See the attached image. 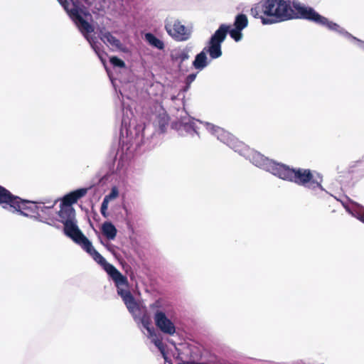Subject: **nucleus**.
Returning <instances> with one entry per match:
<instances>
[{
	"instance_id": "5",
	"label": "nucleus",
	"mask_w": 364,
	"mask_h": 364,
	"mask_svg": "<svg viewBox=\"0 0 364 364\" xmlns=\"http://www.w3.org/2000/svg\"><path fill=\"white\" fill-rule=\"evenodd\" d=\"M17 205H14V207H11L9 209L13 213L17 212L20 215L28 218L37 219L38 217H40L38 212L39 208L36 203L31 200L22 199L18 196H17Z\"/></svg>"
},
{
	"instance_id": "10",
	"label": "nucleus",
	"mask_w": 364,
	"mask_h": 364,
	"mask_svg": "<svg viewBox=\"0 0 364 364\" xmlns=\"http://www.w3.org/2000/svg\"><path fill=\"white\" fill-rule=\"evenodd\" d=\"M251 161L256 166L262 168L274 176H277L281 164L264 157L259 152H255L252 154Z\"/></svg>"
},
{
	"instance_id": "16",
	"label": "nucleus",
	"mask_w": 364,
	"mask_h": 364,
	"mask_svg": "<svg viewBox=\"0 0 364 364\" xmlns=\"http://www.w3.org/2000/svg\"><path fill=\"white\" fill-rule=\"evenodd\" d=\"M81 33L85 36L86 38L89 41L87 34L94 32L93 26L85 21L82 17L75 22Z\"/></svg>"
},
{
	"instance_id": "29",
	"label": "nucleus",
	"mask_w": 364,
	"mask_h": 364,
	"mask_svg": "<svg viewBox=\"0 0 364 364\" xmlns=\"http://www.w3.org/2000/svg\"><path fill=\"white\" fill-rule=\"evenodd\" d=\"M153 343H154V345L160 350H164V343L162 342V340L160 339V338H154L153 339Z\"/></svg>"
},
{
	"instance_id": "19",
	"label": "nucleus",
	"mask_w": 364,
	"mask_h": 364,
	"mask_svg": "<svg viewBox=\"0 0 364 364\" xmlns=\"http://www.w3.org/2000/svg\"><path fill=\"white\" fill-rule=\"evenodd\" d=\"M145 40L152 47L156 48L159 50H163L164 48V42L156 38L153 33H147L145 34Z\"/></svg>"
},
{
	"instance_id": "26",
	"label": "nucleus",
	"mask_w": 364,
	"mask_h": 364,
	"mask_svg": "<svg viewBox=\"0 0 364 364\" xmlns=\"http://www.w3.org/2000/svg\"><path fill=\"white\" fill-rule=\"evenodd\" d=\"M196 77V73L188 75L186 78V89H188L191 84L195 80Z\"/></svg>"
},
{
	"instance_id": "21",
	"label": "nucleus",
	"mask_w": 364,
	"mask_h": 364,
	"mask_svg": "<svg viewBox=\"0 0 364 364\" xmlns=\"http://www.w3.org/2000/svg\"><path fill=\"white\" fill-rule=\"evenodd\" d=\"M141 321L143 326L151 334L154 332V330L150 327L151 324L150 317L146 314H144L141 318Z\"/></svg>"
},
{
	"instance_id": "15",
	"label": "nucleus",
	"mask_w": 364,
	"mask_h": 364,
	"mask_svg": "<svg viewBox=\"0 0 364 364\" xmlns=\"http://www.w3.org/2000/svg\"><path fill=\"white\" fill-rule=\"evenodd\" d=\"M102 232L108 240H114L116 237L117 230L112 223L105 222L102 225Z\"/></svg>"
},
{
	"instance_id": "33",
	"label": "nucleus",
	"mask_w": 364,
	"mask_h": 364,
	"mask_svg": "<svg viewBox=\"0 0 364 364\" xmlns=\"http://www.w3.org/2000/svg\"><path fill=\"white\" fill-rule=\"evenodd\" d=\"M176 96H172V97H171V100H176Z\"/></svg>"
},
{
	"instance_id": "7",
	"label": "nucleus",
	"mask_w": 364,
	"mask_h": 364,
	"mask_svg": "<svg viewBox=\"0 0 364 364\" xmlns=\"http://www.w3.org/2000/svg\"><path fill=\"white\" fill-rule=\"evenodd\" d=\"M63 225L64 233L80 247H82L85 243H86V242L89 240L87 237L79 229L78 226L77 225L76 220L65 221Z\"/></svg>"
},
{
	"instance_id": "8",
	"label": "nucleus",
	"mask_w": 364,
	"mask_h": 364,
	"mask_svg": "<svg viewBox=\"0 0 364 364\" xmlns=\"http://www.w3.org/2000/svg\"><path fill=\"white\" fill-rule=\"evenodd\" d=\"M165 28L168 35L178 41H185L191 37V31L178 20L166 24Z\"/></svg>"
},
{
	"instance_id": "18",
	"label": "nucleus",
	"mask_w": 364,
	"mask_h": 364,
	"mask_svg": "<svg viewBox=\"0 0 364 364\" xmlns=\"http://www.w3.org/2000/svg\"><path fill=\"white\" fill-rule=\"evenodd\" d=\"M169 123V117L168 115L164 112L162 114H159L157 115L155 124L161 131V132L164 133L166 132V128Z\"/></svg>"
},
{
	"instance_id": "23",
	"label": "nucleus",
	"mask_w": 364,
	"mask_h": 364,
	"mask_svg": "<svg viewBox=\"0 0 364 364\" xmlns=\"http://www.w3.org/2000/svg\"><path fill=\"white\" fill-rule=\"evenodd\" d=\"M189 58V54L187 50H182L176 53V60H179L181 63L188 60Z\"/></svg>"
},
{
	"instance_id": "2",
	"label": "nucleus",
	"mask_w": 364,
	"mask_h": 364,
	"mask_svg": "<svg viewBox=\"0 0 364 364\" xmlns=\"http://www.w3.org/2000/svg\"><path fill=\"white\" fill-rule=\"evenodd\" d=\"M92 259L100 264L104 270L114 281L117 287V293L122 297L129 311L132 313L138 309V304L132 293L122 287H127L129 285L127 277L124 276L114 266L108 263L106 259L93 247L92 242L88 240L81 247Z\"/></svg>"
},
{
	"instance_id": "17",
	"label": "nucleus",
	"mask_w": 364,
	"mask_h": 364,
	"mask_svg": "<svg viewBox=\"0 0 364 364\" xmlns=\"http://www.w3.org/2000/svg\"><path fill=\"white\" fill-rule=\"evenodd\" d=\"M101 40L104 42L109 43L112 47L121 49L122 48V43L119 39H117L116 37H114L110 32L107 31L105 33H101Z\"/></svg>"
},
{
	"instance_id": "12",
	"label": "nucleus",
	"mask_w": 364,
	"mask_h": 364,
	"mask_svg": "<svg viewBox=\"0 0 364 364\" xmlns=\"http://www.w3.org/2000/svg\"><path fill=\"white\" fill-rule=\"evenodd\" d=\"M87 191L88 188H82L66 194L63 198L61 204L66 206H72V205L77 203L79 199L84 197L87 194Z\"/></svg>"
},
{
	"instance_id": "14",
	"label": "nucleus",
	"mask_w": 364,
	"mask_h": 364,
	"mask_svg": "<svg viewBox=\"0 0 364 364\" xmlns=\"http://www.w3.org/2000/svg\"><path fill=\"white\" fill-rule=\"evenodd\" d=\"M58 215L61 218V223H65V221H74L75 219V210L72 206H66L60 204V210Z\"/></svg>"
},
{
	"instance_id": "13",
	"label": "nucleus",
	"mask_w": 364,
	"mask_h": 364,
	"mask_svg": "<svg viewBox=\"0 0 364 364\" xmlns=\"http://www.w3.org/2000/svg\"><path fill=\"white\" fill-rule=\"evenodd\" d=\"M62 4L69 16L74 22L81 18L82 17V14L85 16L90 15L88 11H85L79 8V6L74 2L72 4V8L70 9L69 8L70 3L68 1L65 0Z\"/></svg>"
},
{
	"instance_id": "28",
	"label": "nucleus",
	"mask_w": 364,
	"mask_h": 364,
	"mask_svg": "<svg viewBox=\"0 0 364 364\" xmlns=\"http://www.w3.org/2000/svg\"><path fill=\"white\" fill-rule=\"evenodd\" d=\"M118 196V191L116 188H113L109 195L105 196L104 198H107V201L109 202L111 199L117 198Z\"/></svg>"
},
{
	"instance_id": "32",
	"label": "nucleus",
	"mask_w": 364,
	"mask_h": 364,
	"mask_svg": "<svg viewBox=\"0 0 364 364\" xmlns=\"http://www.w3.org/2000/svg\"><path fill=\"white\" fill-rule=\"evenodd\" d=\"M360 220L364 223V215H363L360 217Z\"/></svg>"
},
{
	"instance_id": "11",
	"label": "nucleus",
	"mask_w": 364,
	"mask_h": 364,
	"mask_svg": "<svg viewBox=\"0 0 364 364\" xmlns=\"http://www.w3.org/2000/svg\"><path fill=\"white\" fill-rule=\"evenodd\" d=\"M17 196L12 194L8 189L0 185V205L5 209H10L16 204Z\"/></svg>"
},
{
	"instance_id": "27",
	"label": "nucleus",
	"mask_w": 364,
	"mask_h": 364,
	"mask_svg": "<svg viewBox=\"0 0 364 364\" xmlns=\"http://www.w3.org/2000/svg\"><path fill=\"white\" fill-rule=\"evenodd\" d=\"M91 46L92 48L95 50V53L97 54L98 57L100 58L102 63L105 64L106 60L103 58L102 54L101 53L100 48L95 44L91 43Z\"/></svg>"
},
{
	"instance_id": "4",
	"label": "nucleus",
	"mask_w": 364,
	"mask_h": 364,
	"mask_svg": "<svg viewBox=\"0 0 364 364\" xmlns=\"http://www.w3.org/2000/svg\"><path fill=\"white\" fill-rule=\"evenodd\" d=\"M228 33V25L223 24L211 36L203 50L196 55L193 66L197 70H203L208 65L207 53L211 59H216L222 55L221 43Z\"/></svg>"
},
{
	"instance_id": "6",
	"label": "nucleus",
	"mask_w": 364,
	"mask_h": 364,
	"mask_svg": "<svg viewBox=\"0 0 364 364\" xmlns=\"http://www.w3.org/2000/svg\"><path fill=\"white\" fill-rule=\"evenodd\" d=\"M154 320L156 328L163 333L173 336L176 333L174 323L168 318L164 311L156 309L154 314Z\"/></svg>"
},
{
	"instance_id": "31",
	"label": "nucleus",
	"mask_w": 364,
	"mask_h": 364,
	"mask_svg": "<svg viewBox=\"0 0 364 364\" xmlns=\"http://www.w3.org/2000/svg\"><path fill=\"white\" fill-rule=\"evenodd\" d=\"M229 147H230L232 149H235L234 139H230V137H229Z\"/></svg>"
},
{
	"instance_id": "1",
	"label": "nucleus",
	"mask_w": 364,
	"mask_h": 364,
	"mask_svg": "<svg viewBox=\"0 0 364 364\" xmlns=\"http://www.w3.org/2000/svg\"><path fill=\"white\" fill-rule=\"evenodd\" d=\"M250 15L255 18L261 19L262 24L301 18L339 33L343 30L338 24L320 15L313 8L305 6L296 1L261 0L252 6Z\"/></svg>"
},
{
	"instance_id": "25",
	"label": "nucleus",
	"mask_w": 364,
	"mask_h": 364,
	"mask_svg": "<svg viewBox=\"0 0 364 364\" xmlns=\"http://www.w3.org/2000/svg\"><path fill=\"white\" fill-rule=\"evenodd\" d=\"M358 167H363L364 168V156L358 160V161H356L350 167V172H354V169L355 168H358Z\"/></svg>"
},
{
	"instance_id": "3",
	"label": "nucleus",
	"mask_w": 364,
	"mask_h": 364,
	"mask_svg": "<svg viewBox=\"0 0 364 364\" xmlns=\"http://www.w3.org/2000/svg\"><path fill=\"white\" fill-rule=\"evenodd\" d=\"M276 176L311 189L321 186L322 178L309 168H294L281 163Z\"/></svg>"
},
{
	"instance_id": "30",
	"label": "nucleus",
	"mask_w": 364,
	"mask_h": 364,
	"mask_svg": "<svg viewBox=\"0 0 364 364\" xmlns=\"http://www.w3.org/2000/svg\"><path fill=\"white\" fill-rule=\"evenodd\" d=\"M159 306H160L159 302L157 301L154 304L150 305V308H151V309H154L156 308H159Z\"/></svg>"
},
{
	"instance_id": "9",
	"label": "nucleus",
	"mask_w": 364,
	"mask_h": 364,
	"mask_svg": "<svg viewBox=\"0 0 364 364\" xmlns=\"http://www.w3.org/2000/svg\"><path fill=\"white\" fill-rule=\"evenodd\" d=\"M248 18L244 14H237L232 26L229 25V35L236 42L242 38V31L248 26Z\"/></svg>"
},
{
	"instance_id": "22",
	"label": "nucleus",
	"mask_w": 364,
	"mask_h": 364,
	"mask_svg": "<svg viewBox=\"0 0 364 364\" xmlns=\"http://www.w3.org/2000/svg\"><path fill=\"white\" fill-rule=\"evenodd\" d=\"M109 62L114 67L123 68L126 66L125 63L117 56L111 57L109 58Z\"/></svg>"
},
{
	"instance_id": "34",
	"label": "nucleus",
	"mask_w": 364,
	"mask_h": 364,
	"mask_svg": "<svg viewBox=\"0 0 364 364\" xmlns=\"http://www.w3.org/2000/svg\"><path fill=\"white\" fill-rule=\"evenodd\" d=\"M346 34H347L348 36H351V35H350L349 33H348V32H346Z\"/></svg>"
},
{
	"instance_id": "24",
	"label": "nucleus",
	"mask_w": 364,
	"mask_h": 364,
	"mask_svg": "<svg viewBox=\"0 0 364 364\" xmlns=\"http://www.w3.org/2000/svg\"><path fill=\"white\" fill-rule=\"evenodd\" d=\"M108 203L109 201H107V199L104 198L100 208L101 214L104 218L108 217V213L107 212L108 208Z\"/></svg>"
},
{
	"instance_id": "20",
	"label": "nucleus",
	"mask_w": 364,
	"mask_h": 364,
	"mask_svg": "<svg viewBox=\"0 0 364 364\" xmlns=\"http://www.w3.org/2000/svg\"><path fill=\"white\" fill-rule=\"evenodd\" d=\"M210 130L212 134L217 136L218 139L225 143L227 134L223 129L219 127L212 126Z\"/></svg>"
}]
</instances>
